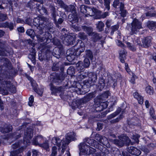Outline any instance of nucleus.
Masks as SVG:
<instances>
[{"label": "nucleus", "instance_id": "49530a36", "mask_svg": "<svg viewBox=\"0 0 156 156\" xmlns=\"http://www.w3.org/2000/svg\"><path fill=\"white\" fill-rule=\"evenodd\" d=\"M41 6L40 7L41 9L39 8V12L41 14H47L48 11L45 8L43 7V5H41Z\"/></svg>", "mask_w": 156, "mask_h": 156}, {"label": "nucleus", "instance_id": "13d9d810", "mask_svg": "<svg viewBox=\"0 0 156 156\" xmlns=\"http://www.w3.org/2000/svg\"><path fill=\"white\" fill-rule=\"evenodd\" d=\"M8 18L7 15L5 14H3L0 12V20L2 21L6 20Z\"/></svg>", "mask_w": 156, "mask_h": 156}, {"label": "nucleus", "instance_id": "603ef678", "mask_svg": "<svg viewBox=\"0 0 156 156\" xmlns=\"http://www.w3.org/2000/svg\"><path fill=\"white\" fill-rule=\"evenodd\" d=\"M40 147H41L47 150L49 148V145L47 141L46 140L43 144H39Z\"/></svg>", "mask_w": 156, "mask_h": 156}, {"label": "nucleus", "instance_id": "bf43d9fd", "mask_svg": "<svg viewBox=\"0 0 156 156\" xmlns=\"http://www.w3.org/2000/svg\"><path fill=\"white\" fill-rule=\"evenodd\" d=\"M90 63L89 58H86L84 60V66L86 68L88 67L89 66Z\"/></svg>", "mask_w": 156, "mask_h": 156}, {"label": "nucleus", "instance_id": "ea45409f", "mask_svg": "<svg viewBox=\"0 0 156 156\" xmlns=\"http://www.w3.org/2000/svg\"><path fill=\"white\" fill-rule=\"evenodd\" d=\"M97 28L99 31H101L103 30L105 25L104 23L101 21H99L96 24Z\"/></svg>", "mask_w": 156, "mask_h": 156}, {"label": "nucleus", "instance_id": "6ab92c4d", "mask_svg": "<svg viewBox=\"0 0 156 156\" xmlns=\"http://www.w3.org/2000/svg\"><path fill=\"white\" fill-rule=\"evenodd\" d=\"M65 15V13L64 12H62L61 14V16L62 18H59L58 20H57L56 17L52 19L54 23L56 25V26L58 28H60V25L64 21L63 15Z\"/></svg>", "mask_w": 156, "mask_h": 156}, {"label": "nucleus", "instance_id": "a211bd4d", "mask_svg": "<svg viewBox=\"0 0 156 156\" xmlns=\"http://www.w3.org/2000/svg\"><path fill=\"white\" fill-rule=\"evenodd\" d=\"M63 48L62 47H55L53 50L52 54L55 57L57 58H60V56L61 55Z\"/></svg>", "mask_w": 156, "mask_h": 156}, {"label": "nucleus", "instance_id": "8fccbe9b", "mask_svg": "<svg viewBox=\"0 0 156 156\" xmlns=\"http://www.w3.org/2000/svg\"><path fill=\"white\" fill-rule=\"evenodd\" d=\"M104 4L105 7V8L109 10L110 9V0H103Z\"/></svg>", "mask_w": 156, "mask_h": 156}, {"label": "nucleus", "instance_id": "0eeeda50", "mask_svg": "<svg viewBox=\"0 0 156 156\" xmlns=\"http://www.w3.org/2000/svg\"><path fill=\"white\" fill-rule=\"evenodd\" d=\"M22 143L21 141L16 142L12 144L11 147L13 149L18 148V149L11 151L10 153L9 156H21L20 154L23 152V148L21 146V144Z\"/></svg>", "mask_w": 156, "mask_h": 156}, {"label": "nucleus", "instance_id": "f03ea898", "mask_svg": "<svg viewBox=\"0 0 156 156\" xmlns=\"http://www.w3.org/2000/svg\"><path fill=\"white\" fill-rule=\"evenodd\" d=\"M76 134L74 132H69L67 133L65 136V139L61 140L60 138L54 137L51 140V142L54 145H56L59 147L58 150L60 149V147L62 148L61 153L64 152L66 146L72 141H74L76 139L75 137Z\"/></svg>", "mask_w": 156, "mask_h": 156}, {"label": "nucleus", "instance_id": "b1692460", "mask_svg": "<svg viewBox=\"0 0 156 156\" xmlns=\"http://www.w3.org/2000/svg\"><path fill=\"white\" fill-rule=\"evenodd\" d=\"M72 86L74 88H75V91H76L78 94H82L81 90L83 89H81V88H82L83 87L79 83L74 82L72 85Z\"/></svg>", "mask_w": 156, "mask_h": 156}, {"label": "nucleus", "instance_id": "7c9ffc66", "mask_svg": "<svg viewBox=\"0 0 156 156\" xmlns=\"http://www.w3.org/2000/svg\"><path fill=\"white\" fill-rule=\"evenodd\" d=\"M90 36H92V40L94 42H96L102 38V36L100 34L93 32Z\"/></svg>", "mask_w": 156, "mask_h": 156}, {"label": "nucleus", "instance_id": "774afa93", "mask_svg": "<svg viewBox=\"0 0 156 156\" xmlns=\"http://www.w3.org/2000/svg\"><path fill=\"white\" fill-rule=\"evenodd\" d=\"M52 154L50 156H55L57 153V148L56 146H53L52 148Z\"/></svg>", "mask_w": 156, "mask_h": 156}, {"label": "nucleus", "instance_id": "7ed1b4c3", "mask_svg": "<svg viewBox=\"0 0 156 156\" xmlns=\"http://www.w3.org/2000/svg\"><path fill=\"white\" fill-rule=\"evenodd\" d=\"M5 76L2 74H0V83L2 85L1 90L3 91L5 94H7L9 91L13 93L16 92V89L15 86L12 85L9 81L5 80Z\"/></svg>", "mask_w": 156, "mask_h": 156}, {"label": "nucleus", "instance_id": "de8ad7c7", "mask_svg": "<svg viewBox=\"0 0 156 156\" xmlns=\"http://www.w3.org/2000/svg\"><path fill=\"white\" fill-rule=\"evenodd\" d=\"M121 111V108H118L115 112L109 115V118L112 119L115 117Z\"/></svg>", "mask_w": 156, "mask_h": 156}, {"label": "nucleus", "instance_id": "6e6d98bb", "mask_svg": "<svg viewBox=\"0 0 156 156\" xmlns=\"http://www.w3.org/2000/svg\"><path fill=\"white\" fill-rule=\"evenodd\" d=\"M119 75V74H117L113 76L112 77V80L113 83L112 87L114 88H115V86H116L117 85V79H114V77H116V76H118L117 75Z\"/></svg>", "mask_w": 156, "mask_h": 156}, {"label": "nucleus", "instance_id": "4468645a", "mask_svg": "<svg viewBox=\"0 0 156 156\" xmlns=\"http://www.w3.org/2000/svg\"><path fill=\"white\" fill-rule=\"evenodd\" d=\"M151 37L150 36L145 37L142 39V44L138 43L143 47L147 48L149 47L151 44Z\"/></svg>", "mask_w": 156, "mask_h": 156}, {"label": "nucleus", "instance_id": "09e8293b", "mask_svg": "<svg viewBox=\"0 0 156 156\" xmlns=\"http://www.w3.org/2000/svg\"><path fill=\"white\" fill-rule=\"evenodd\" d=\"M67 72L68 74L69 75H73L75 73L74 68L72 66L69 67L67 70Z\"/></svg>", "mask_w": 156, "mask_h": 156}, {"label": "nucleus", "instance_id": "20e7f679", "mask_svg": "<svg viewBox=\"0 0 156 156\" xmlns=\"http://www.w3.org/2000/svg\"><path fill=\"white\" fill-rule=\"evenodd\" d=\"M62 62H55L53 64L52 67V69L53 71H58L60 69L61 73L59 74L56 75L52 80L53 83H55L57 85L59 84L64 79L65 77L62 73L64 70V67L62 65Z\"/></svg>", "mask_w": 156, "mask_h": 156}, {"label": "nucleus", "instance_id": "9d476101", "mask_svg": "<svg viewBox=\"0 0 156 156\" xmlns=\"http://www.w3.org/2000/svg\"><path fill=\"white\" fill-rule=\"evenodd\" d=\"M50 86V90H51V93L52 94L55 95L57 93H61L62 94L65 90V89L70 88V87H68V84L65 86L59 87H55L54 86L52 83H51Z\"/></svg>", "mask_w": 156, "mask_h": 156}, {"label": "nucleus", "instance_id": "c85d7f7f", "mask_svg": "<svg viewBox=\"0 0 156 156\" xmlns=\"http://www.w3.org/2000/svg\"><path fill=\"white\" fill-rule=\"evenodd\" d=\"M65 11L67 12H70L72 13L76 12V9L75 6L73 5H66L64 9Z\"/></svg>", "mask_w": 156, "mask_h": 156}, {"label": "nucleus", "instance_id": "3c124183", "mask_svg": "<svg viewBox=\"0 0 156 156\" xmlns=\"http://www.w3.org/2000/svg\"><path fill=\"white\" fill-rule=\"evenodd\" d=\"M109 93V91H108L105 92L100 96V98L103 100H105L108 98Z\"/></svg>", "mask_w": 156, "mask_h": 156}, {"label": "nucleus", "instance_id": "ddd939ff", "mask_svg": "<svg viewBox=\"0 0 156 156\" xmlns=\"http://www.w3.org/2000/svg\"><path fill=\"white\" fill-rule=\"evenodd\" d=\"M96 100L94 101V106L95 108V110L97 111L100 112L103 110L104 109L108 107V105L105 102H101L97 101Z\"/></svg>", "mask_w": 156, "mask_h": 156}, {"label": "nucleus", "instance_id": "6e6552de", "mask_svg": "<svg viewBox=\"0 0 156 156\" xmlns=\"http://www.w3.org/2000/svg\"><path fill=\"white\" fill-rule=\"evenodd\" d=\"M33 129L32 128H27L24 133L23 143L25 145H27L30 143V141L33 134Z\"/></svg>", "mask_w": 156, "mask_h": 156}, {"label": "nucleus", "instance_id": "1a4fd4ad", "mask_svg": "<svg viewBox=\"0 0 156 156\" xmlns=\"http://www.w3.org/2000/svg\"><path fill=\"white\" fill-rule=\"evenodd\" d=\"M60 38L63 43L67 45L73 44L75 41V39L74 37L66 33H62V35L60 36Z\"/></svg>", "mask_w": 156, "mask_h": 156}, {"label": "nucleus", "instance_id": "5fc2aeb1", "mask_svg": "<svg viewBox=\"0 0 156 156\" xmlns=\"http://www.w3.org/2000/svg\"><path fill=\"white\" fill-rule=\"evenodd\" d=\"M119 28V26L118 25H115L111 27V35H113L114 32L117 30Z\"/></svg>", "mask_w": 156, "mask_h": 156}, {"label": "nucleus", "instance_id": "c756f323", "mask_svg": "<svg viewBox=\"0 0 156 156\" xmlns=\"http://www.w3.org/2000/svg\"><path fill=\"white\" fill-rule=\"evenodd\" d=\"M88 145H87L83 142V143H80V145H79V148L80 151L79 153L80 154V153L81 152L83 153V152L82 151V150H86L87 151V149H88Z\"/></svg>", "mask_w": 156, "mask_h": 156}, {"label": "nucleus", "instance_id": "aec40b11", "mask_svg": "<svg viewBox=\"0 0 156 156\" xmlns=\"http://www.w3.org/2000/svg\"><path fill=\"white\" fill-rule=\"evenodd\" d=\"M68 20L72 24L77 23L78 19L77 12L69 14L68 16Z\"/></svg>", "mask_w": 156, "mask_h": 156}, {"label": "nucleus", "instance_id": "473e14b6", "mask_svg": "<svg viewBox=\"0 0 156 156\" xmlns=\"http://www.w3.org/2000/svg\"><path fill=\"white\" fill-rule=\"evenodd\" d=\"M85 57L87 58H89L92 60L94 57L93 52L90 49H86L85 51Z\"/></svg>", "mask_w": 156, "mask_h": 156}, {"label": "nucleus", "instance_id": "c03bdc74", "mask_svg": "<svg viewBox=\"0 0 156 156\" xmlns=\"http://www.w3.org/2000/svg\"><path fill=\"white\" fill-rule=\"evenodd\" d=\"M140 137V136L138 134H133L131 136V138L134 141L135 143L138 144L139 142V139Z\"/></svg>", "mask_w": 156, "mask_h": 156}, {"label": "nucleus", "instance_id": "0e129e2a", "mask_svg": "<svg viewBox=\"0 0 156 156\" xmlns=\"http://www.w3.org/2000/svg\"><path fill=\"white\" fill-rule=\"evenodd\" d=\"M57 2L58 5L64 9L66 5L65 4L64 2L62 0H58Z\"/></svg>", "mask_w": 156, "mask_h": 156}, {"label": "nucleus", "instance_id": "dca6fc26", "mask_svg": "<svg viewBox=\"0 0 156 156\" xmlns=\"http://www.w3.org/2000/svg\"><path fill=\"white\" fill-rule=\"evenodd\" d=\"M127 151L132 155L139 156L141 154V151L136 148L131 146L127 148Z\"/></svg>", "mask_w": 156, "mask_h": 156}, {"label": "nucleus", "instance_id": "a19ab883", "mask_svg": "<svg viewBox=\"0 0 156 156\" xmlns=\"http://www.w3.org/2000/svg\"><path fill=\"white\" fill-rule=\"evenodd\" d=\"M119 9L121 12L122 16L123 17L126 16V11L124 9V4L122 2H120Z\"/></svg>", "mask_w": 156, "mask_h": 156}, {"label": "nucleus", "instance_id": "680f3d73", "mask_svg": "<svg viewBox=\"0 0 156 156\" xmlns=\"http://www.w3.org/2000/svg\"><path fill=\"white\" fill-rule=\"evenodd\" d=\"M11 136L12 138H14L15 139H17L21 136L19 133L17 132L14 133Z\"/></svg>", "mask_w": 156, "mask_h": 156}, {"label": "nucleus", "instance_id": "393cba45", "mask_svg": "<svg viewBox=\"0 0 156 156\" xmlns=\"http://www.w3.org/2000/svg\"><path fill=\"white\" fill-rule=\"evenodd\" d=\"M44 137L41 135H38L36 136L33 139L32 144L35 145L39 146L43 140Z\"/></svg>", "mask_w": 156, "mask_h": 156}, {"label": "nucleus", "instance_id": "423d86ee", "mask_svg": "<svg viewBox=\"0 0 156 156\" xmlns=\"http://www.w3.org/2000/svg\"><path fill=\"white\" fill-rule=\"evenodd\" d=\"M81 53L78 48L75 49L74 48H72L68 50L66 52L67 59L69 62H72L74 60L76 56L80 55Z\"/></svg>", "mask_w": 156, "mask_h": 156}, {"label": "nucleus", "instance_id": "338daca9", "mask_svg": "<svg viewBox=\"0 0 156 156\" xmlns=\"http://www.w3.org/2000/svg\"><path fill=\"white\" fill-rule=\"evenodd\" d=\"M34 90L39 95L41 96L42 95L43 92L42 89H37L35 88H34Z\"/></svg>", "mask_w": 156, "mask_h": 156}, {"label": "nucleus", "instance_id": "58836bf2", "mask_svg": "<svg viewBox=\"0 0 156 156\" xmlns=\"http://www.w3.org/2000/svg\"><path fill=\"white\" fill-rule=\"evenodd\" d=\"M26 33L27 35L30 36L32 38H33L35 35V33L34 30L31 29L27 30Z\"/></svg>", "mask_w": 156, "mask_h": 156}, {"label": "nucleus", "instance_id": "2eb2a0df", "mask_svg": "<svg viewBox=\"0 0 156 156\" xmlns=\"http://www.w3.org/2000/svg\"><path fill=\"white\" fill-rule=\"evenodd\" d=\"M89 80H87V82L89 84L90 86L94 85L97 80V74L94 73H91L89 74Z\"/></svg>", "mask_w": 156, "mask_h": 156}, {"label": "nucleus", "instance_id": "37998d69", "mask_svg": "<svg viewBox=\"0 0 156 156\" xmlns=\"http://www.w3.org/2000/svg\"><path fill=\"white\" fill-rule=\"evenodd\" d=\"M105 85V84L104 83V80L103 79H100L98 85V88L100 90H101L104 87Z\"/></svg>", "mask_w": 156, "mask_h": 156}, {"label": "nucleus", "instance_id": "69168bd1", "mask_svg": "<svg viewBox=\"0 0 156 156\" xmlns=\"http://www.w3.org/2000/svg\"><path fill=\"white\" fill-rule=\"evenodd\" d=\"M53 43L55 45L58 46V47H62V46L60 45V42L58 39H54L53 40Z\"/></svg>", "mask_w": 156, "mask_h": 156}, {"label": "nucleus", "instance_id": "f8f14e48", "mask_svg": "<svg viewBox=\"0 0 156 156\" xmlns=\"http://www.w3.org/2000/svg\"><path fill=\"white\" fill-rule=\"evenodd\" d=\"M142 28L141 23L138 20L134 19L131 23V34H136L138 30Z\"/></svg>", "mask_w": 156, "mask_h": 156}, {"label": "nucleus", "instance_id": "bb28decb", "mask_svg": "<svg viewBox=\"0 0 156 156\" xmlns=\"http://www.w3.org/2000/svg\"><path fill=\"white\" fill-rule=\"evenodd\" d=\"M1 62L3 63V66L8 69H11V63L8 59L5 58H1Z\"/></svg>", "mask_w": 156, "mask_h": 156}, {"label": "nucleus", "instance_id": "a18cd8bd", "mask_svg": "<svg viewBox=\"0 0 156 156\" xmlns=\"http://www.w3.org/2000/svg\"><path fill=\"white\" fill-rule=\"evenodd\" d=\"M3 26L4 27H8L10 30H12L13 28V24L12 23L6 22L3 24Z\"/></svg>", "mask_w": 156, "mask_h": 156}, {"label": "nucleus", "instance_id": "9b49d317", "mask_svg": "<svg viewBox=\"0 0 156 156\" xmlns=\"http://www.w3.org/2000/svg\"><path fill=\"white\" fill-rule=\"evenodd\" d=\"M37 41L40 42H45L46 44L51 42V34L48 32H45L44 34L43 35H38L36 36Z\"/></svg>", "mask_w": 156, "mask_h": 156}, {"label": "nucleus", "instance_id": "864d4df0", "mask_svg": "<svg viewBox=\"0 0 156 156\" xmlns=\"http://www.w3.org/2000/svg\"><path fill=\"white\" fill-rule=\"evenodd\" d=\"M88 7L84 5H82L80 7V12L86 14L87 12V9Z\"/></svg>", "mask_w": 156, "mask_h": 156}, {"label": "nucleus", "instance_id": "e2e57ef3", "mask_svg": "<svg viewBox=\"0 0 156 156\" xmlns=\"http://www.w3.org/2000/svg\"><path fill=\"white\" fill-rule=\"evenodd\" d=\"M32 152L33 153L32 156H42L41 154L36 150H33Z\"/></svg>", "mask_w": 156, "mask_h": 156}, {"label": "nucleus", "instance_id": "a878e982", "mask_svg": "<svg viewBox=\"0 0 156 156\" xmlns=\"http://www.w3.org/2000/svg\"><path fill=\"white\" fill-rule=\"evenodd\" d=\"M12 126L9 124H5L4 125L3 128L1 129V131L4 133H8L12 131Z\"/></svg>", "mask_w": 156, "mask_h": 156}, {"label": "nucleus", "instance_id": "f704fd0d", "mask_svg": "<svg viewBox=\"0 0 156 156\" xmlns=\"http://www.w3.org/2000/svg\"><path fill=\"white\" fill-rule=\"evenodd\" d=\"M97 9L94 8H91L88 7L87 9V12L86 13L88 14L91 16H93L95 14V13L96 12Z\"/></svg>", "mask_w": 156, "mask_h": 156}, {"label": "nucleus", "instance_id": "4c0bfd02", "mask_svg": "<svg viewBox=\"0 0 156 156\" xmlns=\"http://www.w3.org/2000/svg\"><path fill=\"white\" fill-rule=\"evenodd\" d=\"M147 26L149 29H154L156 28V22L148 21L147 23Z\"/></svg>", "mask_w": 156, "mask_h": 156}, {"label": "nucleus", "instance_id": "cd10ccee", "mask_svg": "<svg viewBox=\"0 0 156 156\" xmlns=\"http://www.w3.org/2000/svg\"><path fill=\"white\" fill-rule=\"evenodd\" d=\"M133 95L134 98H136L138 101V103L141 105L143 103L144 98L138 92H136L133 94Z\"/></svg>", "mask_w": 156, "mask_h": 156}, {"label": "nucleus", "instance_id": "f3484780", "mask_svg": "<svg viewBox=\"0 0 156 156\" xmlns=\"http://www.w3.org/2000/svg\"><path fill=\"white\" fill-rule=\"evenodd\" d=\"M83 142L87 144H88L89 145L95 148H97L99 147V144L98 142L93 139H91L88 138H86L84 139Z\"/></svg>", "mask_w": 156, "mask_h": 156}, {"label": "nucleus", "instance_id": "052dcab7", "mask_svg": "<svg viewBox=\"0 0 156 156\" xmlns=\"http://www.w3.org/2000/svg\"><path fill=\"white\" fill-rule=\"evenodd\" d=\"M78 37H80L81 39L84 40L87 38V36L84 33L80 32L78 34Z\"/></svg>", "mask_w": 156, "mask_h": 156}, {"label": "nucleus", "instance_id": "e433bc0d", "mask_svg": "<svg viewBox=\"0 0 156 156\" xmlns=\"http://www.w3.org/2000/svg\"><path fill=\"white\" fill-rule=\"evenodd\" d=\"M101 141H100V143L101 144H102L108 148L110 147V145L109 143L108 140L106 137L103 136L101 140Z\"/></svg>", "mask_w": 156, "mask_h": 156}, {"label": "nucleus", "instance_id": "412c9836", "mask_svg": "<svg viewBox=\"0 0 156 156\" xmlns=\"http://www.w3.org/2000/svg\"><path fill=\"white\" fill-rule=\"evenodd\" d=\"M85 103L83 98L77 100L76 101H74L72 103V109H75L76 108H80L81 105Z\"/></svg>", "mask_w": 156, "mask_h": 156}, {"label": "nucleus", "instance_id": "39448f33", "mask_svg": "<svg viewBox=\"0 0 156 156\" xmlns=\"http://www.w3.org/2000/svg\"><path fill=\"white\" fill-rule=\"evenodd\" d=\"M112 142L113 143L119 147H122L124 144L128 146L130 144L131 145L133 144L129 138L126 136H123L118 139H114L112 140Z\"/></svg>", "mask_w": 156, "mask_h": 156}, {"label": "nucleus", "instance_id": "f257e3e1", "mask_svg": "<svg viewBox=\"0 0 156 156\" xmlns=\"http://www.w3.org/2000/svg\"><path fill=\"white\" fill-rule=\"evenodd\" d=\"M33 24L36 26L38 30L35 34L36 36L42 35L44 33L43 29L45 28L50 30L52 27V23L49 22L47 18L44 16L37 17L34 19Z\"/></svg>", "mask_w": 156, "mask_h": 156}, {"label": "nucleus", "instance_id": "4d7b16f0", "mask_svg": "<svg viewBox=\"0 0 156 156\" xmlns=\"http://www.w3.org/2000/svg\"><path fill=\"white\" fill-rule=\"evenodd\" d=\"M35 55H34V53H30L28 56V58L30 59L33 62L35 63Z\"/></svg>", "mask_w": 156, "mask_h": 156}, {"label": "nucleus", "instance_id": "c9c22d12", "mask_svg": "<svg viewBox=\"0 0 156 156\" xmlns=\"http://www.w3.org/2000/svg\"><path fill=\"white\" fill-rule=\"evenodd\" d=\"M82 28L83 31L87 32L89 36H91L93 33L92 32L93 29L91 27L83 26L82 27Z\"/></svg>", "mask_w": 156, "mask_h": 156}, {"label": "nucleus", "instance_id": "2f4dec72", "mask_svg": "<svg viewBox=\"0 0 156 156\" xmlns=\"http://www.w3.org/2000/svg\"><path fill=\"white\" fill-rule=\"evenodd\" d=\"M94 93H91L88 94L83 98V100L85 103L90 101L94 97Z\"/></svg>", "mask_w": 156, "mask_h": 156}, {"label": "nucleus", "instance_id": "79ce46f5", "mask_svg": "<svg viewBox=\"0 0 156 156\" xmlns=\"http://www.w3.org/2000/svg\"><path fill=\"white\" fill-rule=\"evenodd\" d=\"M145 91L149 95H152L154 93L153 88L150 86H148L145 88Z\"/></svg>", "mask_w": 156, "mask_h": 156}, {"label": "nucleus", "instance_id": "5701e85b", "mask_svg": "<svg viewBox=\"0 0 156 156\" xmlns=\"http://www.w3.org/2000/svg\"><path fill=\"white\" fill-rule=\"evenodd\" d=\"M49 7L52 19L58 16L57 11L58 9H56L55 6L50 5Z\"/></svg>", "mask_w": 156, "mask_h": 156}, {"label": "nucleus", "instance_id": "72a5a7b5", "mask_svg": "<svg viewBox=\"0 0 156 156\" xmlns=\"http://www.w3.org/2000/svg\"><path fill=\"white\" fill-rule=\"evenodd\" d=\"M82 151L83 152V153L89 155L93 154L96 151V149L89 146L88 148L87 149V151L86 150H82Z\"/></svg>", "mask_w": 156, "mask_h": 156}, {"label": "nucleus", "instance_id": "4be33fe9", "mask_svg": "<svg viewBox=\"0 0 156 156\" xmlns=\"http://www.w3.org/2000/svg\"><path fill=\"white\" fill-rule=\"evenodd\" d=\"M119 59L121 62L122 63L125 62V60L126 58L127 53L126 51L123 48H122L119 51Z\"/></svg>", "mask_w": 156, "mask_h": 156}]
</instances>
